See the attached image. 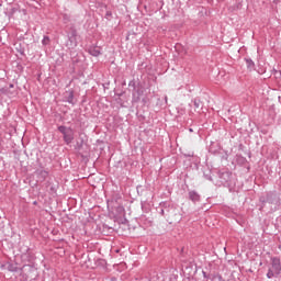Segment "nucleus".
I'll return each mask as SVG.
<instances>
[{
  "label": "nucleus",
  "mask_w": 281,
  "mask_h": 281,
  "mask_svg": "<svg viewBox=\"0 0 281 281\" xmlns=\"http://www.w3.org/2000/svg\"><path fill=\"white\" fill-rule=\"evenodd\" d=\"M271 271L276 273V277L280 276L281 273V261L280 258L278 257H272L271 258Z\"/></svg>",
  "instance_id": "nucleus-2"
},
{
  "label": "nucleus",
  "mask_w": 281,
  "mask_h": 281,
  "mask_svg": "<svg viewBox=\"0 0 281 281\" xmlns=\"http://www.w3.org/2000/svg\"><path fill=\"white\" fill-rule=\"evenodd\" d=\"M49 42H50L49 36L45 35L42 40V45L47 46L49 45Z\"/></svg>",
  "instance_id": "nucleus-12"
},
{
  "label": "nucleus",
  "mask_w": 281,
  "mask_h": 281,
  "mask_svg": "<svg viewBox=\"0 0 281 281\" xmlns=\"http://www.w3.org/2000/svg\"><path fill=\"white\" fill-rule=\"evenodd\" d=\"M119 210H120L121 212H124V209H123V206H120V207H119Z\"/></svg>",
  "instance_id": "nucleus-18"
},
{
  "label": "nucleus",
  "mask_w": 281,
  "mask_h": 281,
  "mask_svg": "<svg viewBox=\"0 0 281 281\" xmlns=\"http://www.w3.org/2000/svg\"><path fill=\"white\" fill-rule=\"evenodd\" d=\"M189 199L193 203H199V201H201V195L196 191H190Z\"/></svg>",
  "instance_id": "nucleus-6"
},
{
  "label": "nucleus",
  "mask_w": 281,
  "mask_h": 281,
  "mask_svg": "<svg viewBox=\"0 0 281 281\" xmlns=\"http://www.w3.org/2000/svg\"><path fill=\"white\" fill-rule=\"evenodd\" d=\"M77 36H78V32L76 31V29H71V33L68 38H69L72 47H78Z\"/></svg>",
  "instance_id": "nucleus-4"
},
{
  "label": "nucleus",
  "mask_w": 281,
  "mask_h": 281,
  "mask_svg": "<svg viewBox=\"0 0 281 281\" xmlns=\"http://www.w3.org/2000/svg\"><path fill=\"white\" fill-rule=\"evenodd\" d=\"M245 60L247 69H249V71H254V69H256V64L254 63V60H251V58H246Z\"/></svg>",
  "instance_id": "nucleus-7"
},
{
  "label": "nucleus",
  "mask_w": 281,
  "mask_h": 281,
  "mask_svg": "<svg viewBox=\"0 0 281 281\" xmlns=\"http://www.w3.org/2000/svg\"><path fill=\"white\" fill-rule=\"evenodd\" d=\"M143 94H144V90L134 88V91L132 93V102H139Z\"/></svg>",
  "instance_id": "nucleus-5"
},
{
  "label": "nucleus",
  "mask_w": 281,
  "mask_h": 281,
  "mask_svg": "<svg viewBox=\"0 0 281 281\" xmlns=\"http://www.w3.org/2000/svg\"><path fill=\"white\" fill-rule=\"evenodd\" d=\"M267 278H268L269 280H271V278H276V272H273V270L269 269V270H268V273H267Z\"/></svg>",
  "instance_id": "nucleus-13"
},
{
  "label": "nucleus",
  "mask_w": 281,
  "mask_h": 281,
  "mask_svg": "<svg viewBox=\"0 0 281 281\" xmlns=\"http://www.w3.org/2000/svg\"><path fill=\"white\" fill-rule=\"evenodd\" d=\"M67 102H68V104H75V102H74V91L72 90L69 91V94L67 97Z\"/></svg>",
  "instance_id": "nucleus-11"
},
{
  "label": "nucleus",
  "mask_w": 281,
  "mask_h": 281,
  "mask_svg": "<svg viewBox=\"0 0 281 281\" xmlns=\"http://www.w3.org/2000/svg\"><path fill=\"white\" fill-rule=\"evenodd\" d=\"M0 93L2 95H12V92H10V88H0Z\"/></svg>",
  "instance_id": "nucleus-10"
},
{
  "label": "nucleus",
  "mask_w": 281,
  "mask_h": 281,
  "mask_svg": "<svg viewBox=\"0 0 281 281\" xmlns=\"http://www.w3.org/2000/svg\"><path fill=\"white\" fill-rule=\"evenodd\" d=\"M9 88H10V89H14V85L11 83V85L9 86Z\"/></svg>",
  "instance_id": "nucleus-17"
},
{
  "label": "nucleus",
  "mask_w": 281,
  "mask_h": 281,
  "mask_svg": "<svg viewBox=\"0 0 281 281\" xmlns=\"http://www.w3.org/2000/svg\"><path fill=\"white\" fill-rule=\"evenodd\" d=\"M278 249H280V250H281V244L279 245Z\"/></svg>",
  "instance_id": "nucleus-19"
},
{
  "label": "nucleus",
  "mask_w": 281,
  "mask_h": 281,
  "mask_svg": "<svg viewBox=\"0 0 281 281\" xmlns=\"http://www.w3.org/2000/svg\"><path fill=\"white\" fill-rule=\"evenodd\" d=\"M58 131L59 133H61L64 137V142L65 144H67V146L74 143L75 135H76V133L74 132V128L61 125V126H58Z\"/></svg>",
  "instance_id": "nucleus-1"
},
{
  "label": "nucleus",
  "mask_w": 281,
  "mask_h": 281,
  "mask_svg": "<svg viewBox=\"0 0 281 281\" xmlns=\"http://www.w3.org/2000/svg\"><path fill=\"white\" fill-rule=\"evenodd\" d=\"M100 54H102V52H100V48H95V47H90L89 48V55L90 56L98 57V56H100Z\"/></svg>",
  "instance_id": "nucleus-8"
},
{
  "label": "nucleus",
  "mask_w": 281,
  "mask_h": 281,
  "mask_svg": "<svg viewBox=\"0 0 281 281\" xmlns=\"http://www.w3.org/2000/svg\"><path fill=\"white\" fill-rule=\"evenodd\" d=\"M160 214L161 216H164L166 214V212L164 211V209L160 210Z\"/></svg>",
  "instance_id": "nucleus-16"
},
{
  "label": "nucleus",
  "mask_w": 281,
  "mask_h": 281,
  "mask_svg": "<svg viewBox=\"0 0 281 281\" xmlns=\"http://www.w3.org/2000/svg\"><path fill=\"white\" fill-rule=\"evenodd\" d=\"M48 172L46 170H40L37 171V176L40 179H42V181H45L48 177Z\"/></svg>",
  "instance_id": "nucleus-9"
},
{
  "label": "nucleus",
  "mask_w": 281,
  "mask_h": 281,
  "mask_svg": "<svg viewBox=\"0 0 281 281\" xmlns=\"http://www.w3.org/2000/svg\"><path fill=\"white\" fill-rule=\"evenodd\" d=\"M218 177L221 179V183H229V179H232V172L229 171H218Z\"/></svg>",
  "instance_id": "nucleus-3"
},
{
  "label": "nucleus",
  "mask_w": 281,
  "mask_h": 281,
  "mask_svg": "<svg viewBox=\"0 0 281 281\" xmlns=\"http://www.w3.org/2000/svg\"><path fill=\"white\" fill-rule=\"evenodd\" d=\"M63 21H64V23H69L71 21V18H69L68 14H64L63 15Z\"/></svg>",
  "instance_id": "nucleus-14"
},
{
  "label": "nucleus",
  "mask_w": 281,
  "mask_h": 281,
  "mask_svg": "<svg viewBox=\"0 0 281 281\" xmlns=\"http://www.w3.org/2000/svg\"><path fill=\"white\" fill-rule=\"evenodd\" d=\"M193 104H194L195 109H199L201 106V101L200 100H194Z\"/></svg>",
  "instance_id": "nucleus-15"
},
{
  "label": "nucleus",
  "mask_w": 281,
  "mask_h": 281,
  "mask_svg": "<svg viewBox=\"0 0 281 281\" xmlns=\"http://www.w3.org/2000/svg\"><path fill=\"white\" fill-rule=\"evenodd\" d=\"M33 204H34V205H36V201H35V202H33Z\"/></svg>",
  "instance_id": "nucleus-20"
}]
</instances>
